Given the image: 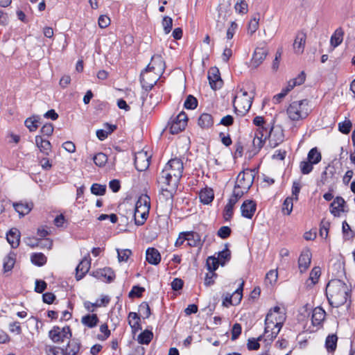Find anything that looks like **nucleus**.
Segmentation results:
<instances>
[{
  "instance_id": "60",
  "label": "nucleus",
  "mask_w": 355,
  "mask_h": 355,
  "mask_svg": "<svg viewBox=\"0 0 355 355\" xmlns=\"http://www.w3.org/2000/svg\"><path fill=\"white\" fill-rule=\"evenodd\" d=\"M100 273L102 277L107 278V281L110 282H112L115 277L114 271L110 268H103L101 270Z\"/></svg>"
},
{
  "instance_id": "25",
  "label": "nucleus",
  "mask_w": 355,
  "mask_h": 355,
  "mask_svg": "<svg viewBox=\"0 0 355 355\" xmlns=\"http://www.w3.org/2000/svg\"><path fill=\"white\" fill-rule=\"evenodd\" d=\"M15 211L19 214V216H24L28 214L33 207L32 202H15L13 203Z\"/></svg>"
},
{
  "instance_id": "61",
  "label": "nucleus",
  "mask_w": 355,
  "mask_h": 355,
  "mask_svg": "<svg viewBox=\"0 0 355 355\" xmlns=\"http://www.w3.org/2000/svg\"><path fill=\"white\" fill-rule=\"evenodd\" d=\"M232 230L228 226L221 227L217 232V235L223 239H227L231 234Z\"/></svg>"
},
{
  "instance_id": "33",
  "label": "nucleus",
  "mask_w": 355,
  "mask_h": 355,
  "mask_svg": "<svg viewBox=\"0 0 355 355\" xmlns=\"http://www.w3.org/2000/svg\"><path fill=\"white\" fill-rule=\"evenodd\" d=\"M231 259V252L228 249V245H225V249L218 253L217 259L220 261V264L224 266L227 261Z\"/></svg>"
},
{
  "instance_id": "11",
  "label": "nucleus",
  "mask_w": 355,
  "mask_h": 355,
  "mask_svg": "<svg viewBox=\"0 0 355 355\" xmlns=\"http://www.w3.org/2000/svg\"><path fill=\"white\" fill-rule=\"evenodd\" d=\"M151 156L146 151H139L135 155V166L137 171H144L150 166Z\"/></svg>"
},
{
  "instance_id": "12",
  "label": "nucleus",
  "mask_w": 355,
  "mask_h": 355,
  "mask_svg": "<svg viewBox=\"0 0 355 355\" xmlns=\"http://www.w3.org/2000/svg\"><path fill=\"white\" fill-rule=\"evenodd\" d=\"M165 67V62L159 55H155L151 58V62L147 66L146 71H153L159 76Z\"/></svg>"
},
{
  "instance_id": "45",
  "label": "nucleus",
  "mask_w": 355,
  "mask_h": 355,
  "mask_svg": "<svg viewBox=\"0 0 355 355\" xmlns=\"http://www.w3.org/2000/svg\"><path fill=\"white\" fill-rule=\"evenodd\" d=\"M300 167L303 174H309L311 172V150L307 154L306 161L301 162Z\"/></svg>"
},
{
  "instance_id": "53",
  "label": "nucleus",
  "mask_w": 355,
  "mask_h": 355,
  "mask_svg": "<svg viewBox=\"0 0 355 355\" xmlns=\"http://www.w3.org/2000/svg\"><path fill=\"white\" fill-rule=\"evenodd\" d=\"M352 128V122L349 119H345L338 123V130L343 134H348Z\"/></svg>"
},
{
  "instance_id": "41",
  "label": "nucleus",
  "mask_w": 355,
  "mask_h": 355,
  "mask_svg": "<svg viewBox=\"0 0 355 355\" xmlns=\"http://www.w3.org/2000/svg\"><path fill=\"white\" fill-rule=\"evenodd\" d=\"M80 349V345L74 340L69 342L64 349L66 355H76Z\"/></svg>"
},
{
  "instance_id": "16",
  "label": "nucleus",
  "mask_w": 355,
  "mask_h": 355,
  "mask_svg": "<svg viewBox=\"0 0 355 355\" xmlns=\"http://www.w3.org/2000/svg\"><path fill=\"white\" fill-rule=\"evenodd\" d=\"M182 236L188 241V244L191 247L202 248L203 243L205 241L207 236H205L203 241L201 240L200 236L198 233L195 232H182Z\"/></svg>"
},
{
  "instance_id": "17",
  "label": "nucleus",
  "mask_w": 355,
  "mask_h": 355,
  "mask_svg": "<svg viewBox=\"0 0 355 355\" xmlns=\"http://www.w3.org/2000/svg\"><path fill=\"white\" fill-rule=\"evenodd\" d=\"M150 207H143L141 209L135 208L133 212V218L135 223L137 226L142 225L145 223L149 215Z\"/></svg>"
},
{
  "instance_id": "13",
  "label": "nucleus",
  "mask_w": 355,
  "mask_h": 355,
  "mask_svg": "<svg viewBox=\"0 0 355 355\" xmlns=\"http://www.w3.org/2000/svg\"><path fill=\"white\" fill-rule=\"evenodd\" d=\"M150 71H146L145 69L140 75L141 84L142 87L146 90L151 89L159 79V75L155 74L152 78V74H150Z\"/></svg>"
},
{
  "instance_id": "35",
  "label": "nucleus",
  "mask_w": 355,
  "mask_h": 355,
  "mask_svg": "<svg viewBox=\"0 0 355 355\" xmlns=\"http://www.w3.org/2000/svg\"><path fill=\"white\" fill-rule=\"evenodd\" d=\"M15 263V254L14 253H10L8 256L4 258L3 260V270L4 272H8L11 270Z\"/></svg>"
},
{
  "instance_id": "38",
  "label": "nucleus",
  "mask_w": 355,
  "mask_h": 355,
  "mask_svg": "<svg viewBox=\"0 0 355 355\" xmlns=\"http://www.w3.org/2000/svg\"><path fill=\"white\" fill-rule=\"evenodd\" d=\"M266 139H265L264 132H262L261 130V132H257L252 141L253 146L258 150H260Z\"/></svg>"
},
{
  "instance_id": "64",
  "label": "nucleus",
  "mask_w": 355,
  "mask_h": 355,
  "mask_svg": "<svg viewBox=\"0 0 355 355\" xmlns=\"http://www.w3.org/2000/svg\"><path fill=\"white\" fill-rule=\"evenodd\" d=\"M241 325L239 323H235L232 329V340H236L241 334Z\"/></svg>"
},
{
  "instance_id": "51",
  "label": "nucleus",
  "mask_w": 355,
  "mask_h": 355,
  "mask_svg": "<svg viewBox=\"0 0 355 355\" xmlns=\"http://www.w3.org/2000/svg\"><path fill=\"white\" fill-rule=\"evenodd\" d=\"M96 165L103 166L107 161V155L103 153H97L93 158Z\"/></svg>"
},
{
  "instance_id": "44",
  "label": "nucleus",
  "mask_w": 355,
  "mask_h": 355,
  "mask_svg": "<svg viewBox=\"0 0 355 355\" xmlns=\"http://www.w3.org/2000/svg\"><path fill=\"white\" fill-rule=\"evenodd\" d=\"M245 193H247V191H244V190L241 189L239 187H234L233 193L230 198L229 202H231V204L235 205Z\"/></svg>"
},
{
  "instance_id": "43",
  "label": "nucleus",
  "mask_w": 355,
  "mask_h": 355,
  "mask_svg": "<svg viewBox=\"0 0 355 355\" xmlns=\"http://www.w3.org/2000/svg\"><path fill=\"white\" fill-rule=\"evenodd\" d=\"M38 119H35V116L29 117L25 121L26 127L31 131H35L38 128L39 116H36Z\"/></svg>"
},
{
  "instance_id": "30",
  "label": "nucleus",
  "mask_w": 355,
  "mask_h": 355,
  "mask_svg": "<svg viewBox=\"0 0 355 355\" xmlns=\"http://www.w3.org/2000/svg\"><path fill=\"white\" fill-rule=\"evenodd\" d=\"M306 40V34L303 32L299 33L294 41L293 48L297 53H302Z\"/></svg>"
},
{
  "instance_id": "24",
  "label": "nucleus",
  "mask_w": 355,
  "mask_h": 355,
  "mask_svg": "<svg viewBox=\"0 0 355 355\" xmlns=\"http://www.w3.org/2000/svg\"><path fill=\"white\" fill-rule=\"evenodd\" d=\"M345 202L343 198L336 197L331 204V213L334 216H339L340 213L344 211Z\"/></svg>"
},
{
  "instance_id": "40",
  "label": "nucleus",
  "mask_w": 355,
  "mask_h": 355,
  "mask_svg": "<svg viewBox=\"0 0 355 355\" xmlns=\"http://www.w3.org/2000/svg\"><path fill=\"white\" fill-rule=\"evenodd\" d=\"M31 259L32 263L38 266H42L44 265L46 263V259H47L46 256L41 252L33 253L31 255Z\"/></svg>"
},
{
  "instance_id": "18",
  "label": "nucleus",
  "mask_w": 355,
  "mask_h": 355,
  "mask_svg": "<svg viewBox=\"0 0 355 355\" xmlns=\"http://www.w3.org/2000/svg\"><path fill=\"white\" fill-rule=\"evenodd\" d=\"M268 53V50L266 48H256L251 60V65L254 68H257L263 62Z\"/></svg>"
},
{
  "instance_id": "27",
  "label": "nucleus",
  "mask_w": 355,
  "mask_h": 355,
  "mask_svg": "<svg viewBox=\"0 0 355 355\" xmlns=\"http://www.w3.org/2000/svg\"><path fill=\"white\" fill-rule=\"evenodd\" d=\"M7 241L11 245L12 248H17L20 241L19 231L16 228L11 229L7 234Z\"/></svg>"
},
{
  "instance_id": "10",
  "label": "nucleus",
  "mask_w": 355,
  "mask_h": 355,
  "mask_svg": "<svg viewBox=\"0 0 355 355\" xmlns=\"http://www.w3.org/2000/svg\"><path fill=\"white\" fill-rule=\"evenodd\" d=\"M231 4L228 1L226 3H221L218 6V16L216 19V28L220 31H223L225 26V22L230 16Z\"/></svg>"
},
{
  "instance_id": "20",
  "label": "nucleus",
  "mask_w": 355,
  "mask_h": 355,
  "mask_svg": "<svg viewBox=\"0 0 355 355\" xmlns=\"http://www.w3.org/2000/svg\"><path fill=\"white\" fill-rule=\"evenodd\" d=\"M257 205L251 200H245L241 207L242 216L251 219L256 211Z\"/></svg>"
},
{
  "instance_id": "34",
  "label": "nucleus",
  "mask_w": 355,
  "mask_h": 355,
  "mask_svg": "<svg viewBox=\"0 0 355 355\" xmlns=\"http://www.w3.org/2000/svg\"><path fill=\"white\" fill-rule=\"evenodd\" d=\"M338 337L335 334L329 335L326 338L325 346L329 352H333L337 347Z\"/></svg>"
},
{
  "instance_id": "36",
  "label": "nucleus",
  "mask_w": 355,
  "mask_h": 355,
  "mask_svg": "<svg viewBox=\"0 0 355 355\" xmlns=\"http://www.w3.org/2000/svg\"><path fill=\"white\" fill-rule=\"evenodd\" d=\"M49 336L54 343L63 342L64 339L60 332V327L58 326L53 327L49 332Z\"/></svg>"
},
{
  "instance_id": "63",
  "label": "nucleus",
  "mask_w": 355,
  "mask_h": 355,
  "mask_svg": "<svg viewBox=\"0 0 355 355\" xmlns=\"http://www.w3.org/2000/svg\"><path fill=\"white\" fill-rule=\"evenodd\" d=\"M259 27V19L253 18L248 24V31L250 35L256 32Z\"/></svg>"
},
{
  "instance_id": "5",
  "label": "nucleus",
  "mask_w": 355,
  "mask_h": 355,
  "mask_svg": "<svg viewBox=\"0 0 355 355\" xmlns=\"http://www.w3.org/2000/svg\"><path fill=\"white\" fill-rule=\"evenodd\" d=\"M241 95H236L233 99V106L236 113L243 115L250 109L253 96H250L246 91L240 90Z\"/></svg>"
},
{
  "instance_id": "46",
  "label": "nucleus",
  "mask_w": 355,
  "mask_h": 355,
  "mask_svg": "<svg viewBox=\"0 0 355 355\" xmlns=\"http://www.w3.org/2000/svg\"><path fill=\"white\" fill-rule=\"evenodd\" d=\"M106 186L94 183L91 187V192L96 196H103L105 193Z\"/></svg>"
},
{
  "instance_id": "4",
  "label": "nucleus",
  "mask_w": 355,
  "mask_h": 355,
  "mask_svg": "<svg viewBox=\"0 0 355 355\" xmlns=\"http://www.w3.org/2000/svg\"><path fill=\"white\" fill-rule=\"evenodd\" d=\"M309 101L305 99L299 102H293L287 109L288 117L293 121L306 118L309 115Z\"/></svg>"
},
{
  "instance_id": "3",
  "label": "nucleus",
  "mask_w": 355,
  "mask_h": 355,
  "mask_svg": "<svg viewBox=\"0 0 355 355\" xmlns=\"http://www.w3.org/2000/svg\"><path fill=\"white\" fill-rule=\"evenodd\" d=\"M285 320L286 314L284 312L281 311V309L279 306H276L273 309H271L268 313L265 320L264 334H267L269 333V329L271 327V324L282 328Z\"/></svg>"
},
{
  "instance_id": "22",
  "label": "nucleus",
  "mask_w": 355,
  "mask_h": 355,
  "mask_svg": "<svg viewBox=\"0 0 355 355\" xmlns=\"http://www.w3.org/2000/svg\"><path fill=\"white\" fill-rule=\"evenodd\" d=\"M146 261L153 265H157L161 261V255L155 248H148L146 253Z\"/></svg>"
},
{
  "instance_id": "28",
  "label": "nucleus",
  "mask_w": 355,
  "mask_h": 355,
  "mask_svg": "<svg viewBox=\"0 0 355 355\" xmlns=\"http://www.w3.org/2000/svg\"><path fill=\"white\" fill-rule=\"evenodd\" d=\"M198 123L201 128L208 129L213 125L214 119L211 114L203 113L200 116Z\"/></svg>"
},
{
  "instance_id": "8",
  "label": "nucleus",
  "mask_w": 355,
  "mask_h": 355,
  "mask_svg": "<svg viewBox=\"0 0 355 355\" xmlns=\"http://www.w3.org/2000/svg\"><path fill=\"white\" fill-rule=\"evenodd\" d=\"M183 169L184 166L182 160L178 158H174L168 162L163 170H167V171L173 173L174 176L173 183L175 184V182H179L180 179L182 176Z\"/></svg>"
},
{
  "instance_id": "59",
  "label": "nucleus",
  "mask_w": 355,
  "mask_h": 355,
  "mask_svg": "<svg viewBox=\"0 0 355 355\" xmlns=\"http://www.w3.org/2000/svg\"><path fill=\"white\" fill-rule=\"evenodd\" d=\"M139 312L144 318H149L151 313L150 306L147 302H144L139 305Z\"/></svg>"
},
{
  "instance_id": "47",
  "label": "nucleus",
  "mask_w": 355,
  "mask_h": 355,
  "mask_svg": "<svg viewBox=\"0 0 355 355\" xmlns=\"http://www.w3.org/2000/svg\"><path fill=\"white\" fill-rule=\"evenodd\" d=\"M45 351L48 355H66L64 349L51 345H46Z\"/></svg>"
},
{
  "instance_id": "54",
  "label": "nucleus",
  "mask_w": 355,
  "mask_h": 355,
  "mask_svg": "<svg viewBox=\"0 0 355 355\" xmlns=\"http://www.w3.org/2000/svg\"><path fill=\"white\" fill-rule=\"evenodd\" d=\"M262 339V336H260L257 339L254 338H249L248 340L247 347L249 350H257L260 347L259 341Z\"/></svg>"
},
{
  "instance_id": "48",
  "label": "nucleus",
  "mask_w": 355,
  "mask_h": 355,
  "mask_svg": "<svg viewBox=\"0 0 355 355\" xmlns=\"http://www.w3.org/2000/svg\"><path fill=\"white\" fill-rule=\"evenodd\" d=\"M197 105H198V101L192 95H189L187 96V98H186L184 103V107L186 109H189V110L195 109L197 107Z\"/></svg>"
},
{
  "instance_id": "21",
  "label": "nucleus",
  "mask_w": 355,
  "mask_h": 355,
  "mask_svg": "<svg viewBox=\"0 0 355 355\" xmlns=\"http://www.w3.org/2000/svg\"><path fill=\"white\" fill-rule=\"evenodd\" d=\"M326 313L324 310L318 306L312 311V326L317 327L320 329L325 319Z\"/></svg>"
},
{
  "instance_id": "55",
  "label": "nucleus",
  "mask_w": 355,
  "mask_h": 355,
  "mask_svg": "<svg viewBox=\"0 0 355 355\" xmlns=\"http://www.w3.org/2000/svg\"><path fill=\"white\" fill-rule=\"evenodd\" d=\"M162 26L164 28V31L166 34H168L171 32L173 26V19L171 17L166 16L163 18L162 20Z\"/></svg>"
},
{
  "instance_id": "14",
  "label": "nucleus",
  "mask_w": 355,
  "mask_h": 355,
  "mask_svg": "<svg viewBox=\"0 0 355 355\" xmlns=\"http://www.w3.org/2000/svg\"><path fill=\"white\" fill-rule=\"evenodd\" d=\"M208 79L211 87L214 90L220 89L223 85L219 70L216 67H212L209 70Z\"/></svg>"
},
{
  "instance_id": "39",
  "label": "nucleus",
  "mask_w": 355,
  "mask_h": 355,
  "mask_svg": "<svg viewBox=\"0 0 355 355\" xmlns=\"http://www.w3.org/2000/svg\"><path fill=\"white\" fill-rule=\"evenodd\" d=\"M244 286V281H241L238 288L234 292L231 296H232V300H234V305L239 304L243 297V291Z\"/></svg>"
},
{
  "instance_id": "19",
  "label": "nucleus",
  "mask_w": 355,
  "mask_h": 355,
  "mask_svg": "<svg viewBox=\"0 0 355 355\" xmlns=\"http://www.w3.org/2000/svg\"><path fill=\"white\" fill-rule=\"evenodd\" d=\"M311 264V252L309 248H306L301 253L298 259V268L300 273L307 270Z\"/></svg>"
},
{
  "instance_id": "2",
  "label": "nucleus",
  "mask_w": 355,
  "mask_h": 355,
  "mask_svg": "<svg viewBox=\"0 0 355 355\" xmlns=\"http://www.w3.org/2000/svg\"><path fill=\"white\" fill-rule=\"evenodd\" d=\"M173 177V173L167 170H162L159 177V182L164 184L162 188V194L166 198H173L178 188L179 182L174 184Z\"/></svg>"
},
{
  "instance_id": "7",
  "label": "nucleus",
  "mask_w": 355,
  "mask_h": 355,
  "mask_svg": "<svg viewBox=\"0 0 355 355\" xmlns=\"http://www.w3.org/2000/svg\"><path fill=\"white\" fill-rule=\"evenodd\" d=\"M254 178V171L245 169L240 172L237 176L235 187H239L244 191H248L252 187Z\"/></svg>"
},
{
  "instance_id": "26",
  "label": "nucleus",
  "mask_w": 355,
  "mask_h": 355,
  "mask_svg": "<svg viewBox=\"0 0 355 355\" xmlns=\"http://www.w3.org/2000/svg\"><path fill=\"white\" fill-rule=\"evenodd\" d=\"M128 324L132 328V331L135 334L139 330L141 329L140 324V318L137 313L130 312L128 314Z\"/></svg>"
},
{
  "instance_id": "62",
  "label": "nucleus",
  "mask_w": 355,
  "mask_h": 355,
  "mask_svg": "<svg viewBox=\"0 0 355 355\" xmlns=\"http://www.w3.org/2000/svg\"><path fill=\"white\" fill-rule=\"evenodd\" d=\"M145 291L144 288L139 286H134L132 288V290L130 291L128 296L130 297H140L142 295V293Z\"/></svg>"
},
{
  "instance_id": "29",
  "label": "nucleus",
  "mask_w": 355,
  "mask_h": 355,
  "mask_svg": "<svg viewBox=\"0 0 355 355\" xmlns=\"http://www.w3.org/2000/svg\"><path fill=\"white\" fill-rule=\"evenodd\" d=\"M343 36H344V31H343V28L340 27L338 28L334 31V33H333V35L331 37V39H330L331 46H333L334 48H336L338 46H339L343 40Z\"/></svg>"
},
{
  "instance_id": "52",
  "label": "nucleus",
  "mask_w": 355,
  "mask_h": 355,
  "mask_svg": "<svg viewBox=\"0 0 355 355\" xmlns=\"http://www.w3.org/2000/svg\"><path fill=\"white\" fill-rule=\"evenodd\" d=\"M234 8L236 12L241 14H245L248 12V3L245 2V0H239L235 6Z\"/></svg>"
},
{
  "instance_id": "31",
  "label": "nucleus",
  "mask_w": 355,
  "mask_h": 355,
  "mask_svg": "<svg viewBox=\"0 0 355 355\" xmlns=\"http://www.w3.org/2000/svg\"><path fill=\"white\" fill-rule=\"evenodd\" d=\"M99 320L96 314H88L83 316L81 319V322L85 326L89 328H93L96 327Z\"/></svg>"
},
{
  "instance_id": "1",
  "label": "nucleus",
  "mask_w": 355,
  "mask_h": 355,
  "mask_svg": "<svg viewBox=\"0 0 355 355\" xmlns=\"http://www.w3.org/2000/svg\"><path fill=\"white\" fill-rule=\"evenodd\" d=\"M326 292L329 304L333 306L339 307L346 303L349 290L345 282L335 279L328 283Z\"/></svg>"
},
{
  "instance_id": "50",
  "label": "nucleus",
  "mask_w": 355,
  "mask_h": 355,
  "mask_svg": "<svg viewBox=\"0 0 355 355\" xmlns=\"http://www.w3.org/2000/svg\"><path fill=\"white\" fill-rule=\"evenodd\" d=\"M293 210V198L288 197L285 199L282 205V212L284 214L289 215Z\"/></svg>"
},
{
  "instance_id": "9",
  "label": "nucleus",
  "mask_w": 355,
  "mask_h": 355,
  "mask_svg": "<svg viewBox=\"0 0 355 355\" xmlns=\"http://www.w3.org/2000/svg\"><path fill=\"white\" fill-rule=\"evenodd\" d=\"M188 118L184 112H181L169 124L170 132L173 135L178 134L184 130L187 125Z\"/></svg>"
},
{
  "instance_id": "6",
  "label": "nucleus",
  "mask_w": 355,
  "mask_h": 355,
  "mask_svg": "<svg viewBox=\"0 0 355 355\" xmlns=\"http://www.w3.org/2000/svg\"><path fill=\"white\" fill-rule=\"evenodd\" d=\"M261 130L264 132L265 139H268L272 148H275L284 139V130L280 125H273L270 128H261Z\"/></svg>"
},
{
  "instance_id": "57",
  "label": "nucleus",
  "mask_w": 355,
  "mask_h": 355,
  "mask_svg": "<svg viewBox=\"0 0 355 355\" xmlns=\"http://www.w3.org/2000/svg\"><path fill=\"white\" fill-rule=\"evenodd\" d=\"M117 253L119 262L127 261L130 256L132 254V251L128 249L122 250H117Z\"/></svg>"
},
{
  "instance_id": "58",
  "label": "nucleus",
  "mask_w": 355,
  "mask_h": 355,
  "mask_svg": "<svg viewBox=\"0 0 355 355\" xmlns=\"http://www.w3.org/2000/svg\"><path fill=\"white\" fill-rule=\"evenodd\" d=\"M234 205H235L231 204V202H230L229 201L227 204L225 205L223 214L225 220H229L232 217L234 213L233 209Z\"/></svg>"
},
{
  "instance_id": "32",
  "label": "nucleus",
  "mask_w": 355,
  "mask_h": 355,
  "mask_svg": "<svg viewBox=\"0 0 355 355\" xmlns=\"http://www.w3.org/2000/svg\"><path fill=\"white\" fill-rule=\"evenodd\" d=\"M214 198V191L210 188H206L200 193V201L205 205H208L212 202Z\"/></svg>"
},
{
  "instance_id": "49",
  "label": "nucleus",
  "mask_w": 355,
  "mask_h": 355,
  "mask_svg": "<svg viewBox=\"0 0 355 355\" xmlns=\"http://www.w3.org/2000/svg\"><path fill=\"white\" fill-rule=\"evenodd\" d=\"M143 207H150V198L147 195L140 196L136 202L135 208L141 209Z\"/></svg>"
},
{
  "instance_id": "15",
  "label": "nucleus",
  "mask_w": 355,
  "mask_h": 355,
  "mask_svg": "<svg viewBox=\"0 0 355 355\" xmlns=\"http://www.w3.org/2000/svg\"><path fill=\"white\" fill-rule=\"evenodd\" d=\"M91 266V259L89 254H87L79 263L76 268V278L77 280L81 279L89 271Z\"/></svg>"
},
{
  "instance_id": "42",
  "label": "nucleus",
  "mask_w": 355,
  "mask_h": 355,
  "mask_svg": "<svg viewBox=\"0 0 355 355\" xmlns=\"http://www.w3.org/2000/svg\"><path fill=\"white\" fill-rule=\"evenodd\" d=\"M220 261L214 256H210L207 259L206 266L209 271H215L218 268Z\"/></svg>"
},
{
  "instance_id": "56",
  "label": "nucleus",
  "mask_w": 355,
  "mask_h": 355,
  "mask_svg": "<svg viewBox=\"0 0 355 355\" xmlns=\"http://www.w3.org/2000/svg\"><path fill=\"white\" fill-rule=\"evenodd\" d=\"M217 277V274L214 272V271H209L205 275V285L206 286H210L213 285L215 282V279Z\"/></svg>"
},
{
  "instance_id": "37",
  "label": "nucleus",
  "mask_w": 355,
  "mask_h": 355,
  "mask_svg": "<svg viewBox=\"0 0 355 355\" xmlns=\"http://www.w3.org/2000/svg\"><path fill=\"white\" fill-rule=\"evenodd\" d=\"M153 337V334L152 331L145 330L139 335L137 340L140 344L148 345L152 340Z\"/></svg>"
},
{
  "instance_id": "23",
  "label": "nucleus",
  "mask_w": 355,
  "mask_h": 355,
  "mask_svg": "<svg viewBox=\"0 0 355 355\" xmlns=\"http://www.w3.org/2000/svg\"><path fill=\"white\" fill-rule=\"evenodd\" d=\"M35 144L40 152L48 155L51 151V144L49 141L44 139L41 136L35 137Z\"/></svg>"
}]
</instances>
